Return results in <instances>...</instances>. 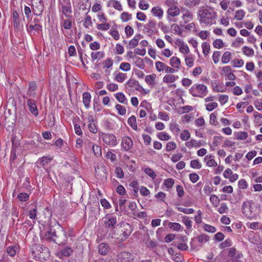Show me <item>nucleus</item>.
Segmentation results:
<instances>
[{"instance_id":"f257e3e1","label":"nucleus","mask_w":262,"mask_h":262,"mask_svg":"<svg viewBox=\"0 0 262 262\" xmlns=\"http://www.w3.org/2000/svg\"><path fill=\"white\" fill-rule=\"evenodd\" d=\"M59 231L56 232L55 230L50 228V232L48 233L52 234L53 236V238H52V242L58 245L65 244L68 240V236L67 235V232L65 229L61 227H59Z\"/></svg>"},{"instance_id":"f03ea898","label":"nucleus","mask_w":262,"mask_h":262,"mask_svg":"<svg viewBox=\"0 0 262 262\" xmlns=\"http://www.w3.org/2000/svg\"><path fill=\"white\" fill-rule=\"evenodd\" d=\"M198 15L200 17L201 23L211 24L215 17L216 13L203 7L199 10Z\"/></svg>"},{"instance_id":"7ed1b4c3","label":"nucleus","mask_w":262,"mask_h":262,"mask_svg":"<svg viewBox=\"0 0 262 262\" xmlns=\"http://www.w3.org/2000/svg\"><path fill=\"white\" fill-rule=\"evenodd\" d=\"M189 92L193 97L203 98L206 95L208 90L207 86L203 84H194Z\"/></svg>"},{"instance_id":"20e7f679","label":"nucleus","mask_w":262,"mask_h":262,"mask_svg":"<svg viewBox=\"0 0 262 262\" xmlns=\"http://www.w3.org/2000/svg\"><path fill=\"white\" fill-rule=\"evenodd\" d=\"M252 201H246L242 205V212L248 219H252L256 216Z\"/></svg>"},{"instance_id":"39448f33","label":"nucleus","mask_w":262,"mask_h":262,"mask_svg":"<svg viewBox=\"0 0 262 262\" xmlns=\"http://www.w3.org/2000/svg\"><path fill=\"white\" fill-rule=\"evenodd\" d=\"M100 137L103 142L108 145L114 146L118 144L116 137L113 134H104L102 133Z\"/></svg>"},{"instance_id":"423d86ee","label":"nucleus","mask_w":262,"mask_h":262,"mask_svg":"<svg viewBox=\"0 0 262 262\" xmlns=\"http://www.w3.org/2000/svg\"><path fill=\"white\" fill-rule=\"evenodd\" d=\"M23 97L27 100V105L29 111L34 116H37L38 115V111L36 106V101L31 98H28L27 96L24 95Z\"/></svg>"},{"instance_id":"0eeeda50","label":"nucleus","mask_w":262,"mask_h":262,"mask_svg":"<svg viewBox=\"0 0 262 262\" xmlns=\"http://www.w3.org/2000/svg\"><path fill=\"white\" fill-rule=\"evenodd\" d=\"M104 221V227L106 230L111 231L115 228L117 223V218L115 216H106Z\"/></svg>"},{"instance_id":"6e6552de","label":"nucleus","mask_w":262,"mask_h":262,"mask_svg":"<svg viewBox=\"0 0 262 262\" xmlns=\"http://www.w3.org/2000/svg\"><path fill=\"white\" fill-rule=\"evenodd\" d=\"M29 115L26 112L20 113L18 118V125L20 127L28 126L29 123Z\"/></svg>"},{"instance_id":"1a4fd4ad","label":"nucleus","mask_w":262,"mask_h":262,"mask_svg":"<svg viewBox=\"0 0 262 262\" xmlns=\"http://www.w3.org/2000/svg\"><path fill=\"white\" fill-rule=\"evenodd\" d=\"M121 146L125 151H128L133 146V141L128 136L123 137L121 141Z\"/></svg>"},{"instance_id":"9d476101","label":"nucleus","mask_w":262,"mask_h":262,"mask_svg":"<svg viewBox=\"0 0 262 262\" xmlns=\"http://www.w3.org/2000/svg\"><path fill=\"white\" fill-rule=\"evenodd\" d=\"M120 262H132L134 259V255L130 252L123 251L118 256Z\"/></svg>"},{"instance_id":"9b49d317","label":"nucleus","mask_w":262,"mask_h":262,"mask_svg":"<svg viewBox=\"0 0 262 262\" xmlns=\"http://www.w3.org/2000/svg\"><path fill=\"white\" fill-rule=\"evenodd\" d=\"M127 84L130 88H135V90L140 92H143L145 94L147 93L145 90L139 84V82L133 79H130L127 82Z\"/></svg>"},{"instance_id":"f8f14e48","label":"nucleus","mask_w":262,"mask_h":262,"mask_svg":"<svg viewBox=\"0 0 262 262\" xmlns=\"http://www.w3.org/2000/svg\"><path fill=\"white\" fill-rule=\"evenodd\" d=\"M12 18L14 29L17 30H19L21 20L20 19L19 15L16 11H14L13 12Z\"/></svg>"},{"instance_id":"ddd939ff","label":"nucleus","mask_w":262,"mask_h":262,"mask_svg":"<svg viewBox=\"0 0 262 262\" xmlns=\"http://www.w3.org/2000/svg\"><path fill=\"white\" fill-rule=\"evenodd\" d=\"M73 253V250L70 247H66L62 248L60 252L57 254V255L59 258H61L60 256L64 257H69L71 256Z\"/></svg>"},{"instance_id":"4468645a","label":"nucleus","mask_w":262,"mask_h":262,"mask_svg":"<svg viewBox=\"0 0 262 262\" xmlns=\"http://www.w3.org/2000/svg\"><path fill=\"white\" fill-rule=\"evenodd\" d=\"M209 239V236L207 234L203 233L197 237H194L192 238V241L195 242L196 240L200 244H201V246H202L205 243L208 242Z\"/></svg>"},{"instance_id":"2eb2a0df","label":"nucleus","mask_w":262,"mask_h":262,"mask_svg":"<svg viewBox=\"0 0 262 262\" xmlns=\"http://www.w3.org/2000/svg\"><path fill=\"white\" fill-rule=\"evenodd\" d=\"M110 246L108 244L101 243L98 246V251L102 255H106L110 251Z\"/></svg>"},{"instance_id":"dca6fc26","label":"nucleus","mask_w":262,"mask_h":262,"mask_svg":"<svg viewBox=\"0 0 262 262\" xmlns=\"http://www.w3.org/2000/svg\"><path fill=\"white\" fill-rule=\"evenodd\" d=\"M44 7L42 0H39L38 4L33 9V13L35 15L40 16L42 13Z\"/></svg>"},{"instance_id":"f3484780","label":"nucleus","mask_w":262,"mask_h":262,"mask_svg":"<svg viewBox=\"0 0 262 262\" xmlns=\"http://www.w3.org/2000/svg\"><path fill=\"white\" fill-rule=\"evenodd\" d=\"M143 36L140 34H136L133 39L129 41L128 43V47L129 48H134L138 45V42L140 39L142 38Z\"/></svg>"},{"instance_id":"a211bd4d","label":"nucleus","mask_w":262,"mask_h":262,"mask_svg":"<svg viewBox=\"0 0 262 262\" xmlns=\"http://www.w3.org/2000/svg\"><path fill=\"white\" fill-rule=\"evenodd\" d=\"M167 13L168 15V19L171 21V20L169 19V16L174 17L178 15L180 13V9L176 6H172L168 9Z\"/></svg>"},{"instance_id":"6ab92c4d","label":"nucleus","mask_w":262,"mask_h":262,"mask_svg":"<svg viewBox=\"0 0 262 262\" xmlns=\"http://www.w3.org/2000/svg\"><path fill=\"white\" fill-rule=\"evenodd\" d=\"M83 103L86 108L90 107L91 95L89 92H84L82 94Z\"/></svg>"},{"instance_id":"aec40b11","label":"nucleus","mask_w":262,"mask_h":262,"mask_svg":"<svg viewBox=\"0 0 262 262\" xmlns=\"http://www.w3.org/2000/svg\"><path fill=\"white\" fill-rule=\"evenodd\" d=\"M52 159L53 158L49 156H43L37 160V163L42 166H45L46 165L49 163Z\"/></svg>"},{"instance_id":"412c9836","label":"nucleus","mask_w":262,"mask_h":262,"mask_svg":"<svg viewBox=\"0 0 262 262\" xmlns=\"http://www.w3.org/2000/svg\"><path fill=\"white\" fill-rule=\"evenodd\" d=\"M43 250L41 251L40 253H37V255H38V258L40 259H47L50 256L49 249L47 247H44Z\"/></svg>"},{"instance_id":"4be33fe9","label":"nucleus","mask_w":262,"mask_h":262,"mask_svg":"<svg viewBox=\"0 0 262 262\" xmlns=\"http://www.w3.org/2000/svg\"><path fill=\"white\" fill-rule=\"evenodd\" d=\"M61 12L66 17L72 18L71 16L72 12L71 6H61Z\"/></svg>"},{"instance_id":"5701e85b","label":"nucleus","mask_w":262,"mask_h":262,"mask_svg":"<svg viewBox=\"0 0 262 262\" xmlns=\"http://www.w3.org/2000/svg\"><path fill=\"white\" fill-rule=\"evenodd\" d=\"M180 59L177 57H172L170 59V64L171 67L176 69H179L180 67Z\"/></svg>"},{"instance_id":"b1692460","label":"nucleus","mask_w":262,"mask_h":262,"mask_svg":"<svg viewBox=\"0 0 262 262\" xmlns=\"http://www.w3.org/2000/svg\"><path fill=\"white\" fill-rule=\"evenodd\" d=\"M115 97L119 102L124 104H126L127 103V99L123 93L119 92L116 93L115 95Z\"/></svg>"},{"instance_id":"393cba45","label":"nucleus","mask_w":262,"mask_h":262,"mask_svg":"<svg viewBox=\"0 0 262 262\" xmlns=\"http://www.w3.org/2000/svg\"><path fill=\"white\" fill-rule=\"evenodd\" d=\"M177 79H178V76L174 75H166L163 77V81L165 83H172L175 81Z\"/></svg>"},{"instance_id":"a878e982","label":"nucleus","mask_w":262,"mask_h":262,"mask_svg":"<svg viewBox=\"0 0 262 262\" xmlns=\"http://www.w3.org/2000/svg\"><path fill=\"white\" fill-rule=\"evenodd\" d=\"M182 222L186 226L187 229L189 230L191 228L192 222L190 220L189 216H183L182 217Z\"/></svg>"},{"instance_id":"bb28decb","label":"nucleus","mask_w":262,"mask_h":262,"mask_svg":"<svg viewBox=\"0 0 262 262\" xmlns=\"http://www.w3.org/2000/svg\"><path fill=\"white\" fill-rule=\"evenodd\" d=\"M168 227L173 231H179L183 230V227L178 223H168Z\"/></svg>"},{"instance_id":"cd10ccee","label":"nucleus","mask_w":262,"mask_h":262,"mask_svg":"<svg viewBox=\"0 0 262 262\" xmlns=\"http://www.w3.org/2000/svg\"><path fill=\"white\" fill-rule=\"evenodd\" d=\"M222 137L220 136L214 137L212 144H209L210 148L212 150L215 149V147L219 145L220 141L222 140Z\"/></svg>"},{"instance_id":"c85d7f7f","label":"nucleus","mask_w":262,"mask_h":262,"mask_svg":"<svg viewBox=\"0 0 262 262\" xmlns=\"http://www.w3.org/2000/svg\"><path fill=\"white\" fill-rule=\"evenodd\" d=\"M61 19H62V26L64 28V29L69 30L71 28L72 21L71 18L63 20L62 16H61Z\"/></svg>"},{"instance_id":"c756f323","label":"nucleus","mask_w":262,"mask_h":262,"mask_svg":"<svg viewBox=\"0 0 262 262\" xmlns=\"http://www.w3.org/2000/svg\"><path fill=\"white\" fill-rule=\"evenodd\" d=\"M151 11L155 16L161 17L163 15L162 9L158 6L152 8Z\"/></svg>"},{"instance_id":"7c9ffc66","label":"nucleus","mask_w":262,"mask_h":262,"mask_svg":"<svg viewBox=\"0 0 262 262\" xmlns=\"http://www.w3.org/2000/svg\"><path fill=\"white\" fill-rule=\"evenodd\" d=\"M128 123L135 130H137L138 127L136 122V118L135 116H132L128 119Z\"/></svg>"},{"instance_id":"2f4dec72","label":"nucleus","mask_w":262,"mask_h":262,"mask_svg":"<svg viewBox=\"0 0 262 262\" xmlns=\"http://www.w3.org/2000/svg\"><path fill=\"white\" fill-rule=\"evenodd\" d=\"M156 75L155 74L147 75L145 77V81L149 85H154L155 83Z\"/></svg>"},{"instance_id":"473e14b6","label":"nucleus","mask_w":262,"mask_h":262,"mask_svg":"<svg viewBox=\"0 0 262 262\" xmlns=\"http://www.w3.org/2000/svg\"><path fill=\"white\" fill-rule=\"evenodd\" d=\"M182 17L185 23H187L192 19L193 15L188 10H186V12L183 14Z\"/></svg>"},{"instance_id":"72a5a7b5","label":"nucleus","mask_w":262,"mask_h":262,"mask_svg":"<svg viewBox=\"0 0 262 262\" xmlns=\"http://www.w3.org/2000/svg\"><path fill=\"white\" fill-rule=\"evenodd\" d=\"M42 27L41 25L38 24H35V25H30L29 28L28 29V32L30 33V31H35V32H39L41 31Z\"/></svg>"},{"instance_id":"f704fd0d","label":"nucleus","mask_w":262,"mask_h":262,"mask_svg":"<svg viewBox=\"0 0 262 262\" xmlns=\"http://www.w3.org/2000/svg\"><path fill=\"white\" fill-rule=\"evenodd\" d=\"M242 51L245 55L248 56H253L254 54V50L247 46H244L243 47Z\"/></svg>"},{"instance_id":"c9c22d12","label":"nucleus","mask_w":262,"mask_h":262,"mask_svg":"<svg viewBox=\"0 0 262 262\" xmlns=\"http://www.w3.org/2000/svg\"><path fill=\"white\" fill-rule=\"evenodd\" d=\"M248 240L251 243H252L254 245H258L260 244V239L259 238H257L256 236H255L252 234L249 235Z\"/></svg>"},{"instance_id":"e433bc0d","label":"nucleus","mask_w":262,"mask_h":262,"mask_svg":"<svg viewBox=\"0 0 262 262\" xmlns=\"http://www.w3.org/2000/svg\"><path fill=\"white\" fill-rule=\"evenodd\" d=\"M231 54L230 52H225L222 57V62L224 63H228L231 59Z\"/></svg>"},{"instance_id":"4c0bfd02","label":"nucleus","mask_w":262,"mask_h":262,"mask_svg":"<svg viewBox=\"0 0 262 262\" xmlns=\"http://www.w3.org/2000/svg\"><path fill=\"white\" fill-rule=\"evenodd\" d=\"M249 228L255 230H262V224H260L259 222H253L250 223V225L249 226Z\"/></svg>"},{"instance_id":"58836bf2","label":"nucleus","mask_w":262,"mask_h":262,"mask_svg":"<svg viewBox=\"0 0 262 262\" xmlns=\"http://www.w3.org/2000/svg\"><path fill=\"white\" fill-rule=\"evenodd\" d=\"M170 129L173 134L176 135H178L180 131L178 124L176 123H170Z\"/></svg>"},{"instance_id":"ea45409f","label":"nucleus","mask_w":262,"mask_h":262,"mask_svg":"<svg viewBox=\"0 0 262 262\" xmlns=\"http://www.w3.org/2000/svg\"><path fill=\"white\" fill-rule=\"evenodd\" d=\"M132 14H129L128 12H123L121 14V19L122 21L126 22L131 19Z\"/></svg>"},{"instance_id":"a19ab883","label":"nucleus","mask_w":262,"mask_h":262,"mask_svg":"<svg viewBox=\"0 0 262 262\" xmlns=\"http://www.w3.org/2000/svg\"><path fill=\"white\" fill-rule=\"evenodd\" d=\"M110 28V25L108 23H103L99 24L97 25V28L102 31H106Z\"/></svg>"},{"instance_id":"79ce46f5","label":"nucleus","mask_w":262,"mask_h":262,"mask_svg":"<svg viewBox=\"0 0 262 262\" xmlns=\"http://www.w3.org/2000/svg\"><path fill=\"white\" fill-rule=\"evenodd\" d=\"M115 173L116 176L119 179H122L124 177V172L122 168L120 167H116L115 169Z\"/></svg>"},{"instance_id":"37998d69","label":"nucleus","mask_w":262,"mask_h":262,"mask_svg":"<svg viewBox=\"0 0 262 262\" xmlns=\"http://www.w3.org/2000/svg\"><path fill=\"white\" fill-rule=\"evenodd\" d=\"M127 78L126 74L119 73L116 76V80L119 82H123Z\"/></svg>"},{"instance_id":"c03bdc74","label":"nucleus","mask_w":262,"mask_h":262,"mask_svg":"<svg viewBox=\"0 0 262 262\" xmlns=\"http://www.w3.org/2000/svg\"><path fill=\"white\" fill-rule=\"evenodd\" d=\"M156 27V21L153 19H150L148 23L144 26L145 29H149L151 30Z\"/></svg>"},{"instance_id":"a18cd8bd","label":"nucleus","mask_w":262,"mask_h":262,"mask_svg":"<svg viewBox=\"0 0 262 262\" xmlns=\"http://www.w3.org/2000/svg\"><path fill=\"white\" fill-rule=\"evenodd\" d=\"M16 247L15 246H9L7 248V253L10 256H14L16 254Z\"/></svg>"},{"instance_id":"49530a36","label":"nucleus","mask_w":262,"mask_h":262,"mask_svg":"<svg viewBox=\"0 0 262 262\" xmlns=\"http://www.w3.org/2000/svg\"><path fill=\"white\" fill-rule=\"evenodd\" d=\"M231 245H232V241L229 238H227L224 242H222L220 244V248L221 249H223L225 248L230 247V246H231Z\"/></svg>"},{"instance_id":"de8ad7c7","label":"nucleus","mask_w":262,"mask_h":262,"mask_svg":"<svg viewBox=\"0 0 262 262\" xmlns=\"http://www.w3.org/2000/svg\"><path fill=\"white\" fill-rule=\"evenodd\" d=\"M17 198L20 201L26 202L29 200V195L25 192H21L18 194Z\"/></svg>"},{"instance_id":"09e8293b","label":"nucleus","mask_w":262,"mask_h":262,"mask_svg":"<svg viewBox=\"0 0 262 262\" xmlns=\"http://www.w3.org/2000/svg\"><path fill=\"white\" fill-rule=\"evenodd\" d=\"M116 108L118 111V114L120 115H124L126 114V110L125 107L120 104H117L115 106Z\"/></svg>"},{"instance_id":"8fccbe9b","label":"nucleus","mask_w":262,"mask_h":262,"mask_svg":"<svg viewBox=\"0 0 262 262\" xmlns=\"http://www.w3.org/2000/svg\"><path fill=\"white\" fill-rule=\"evenodd\" d=\"M213 46L215 48L221 49L224 46V43L222 39H217L213 42Z\"/></svg>"},{"instance_id":"3c124183","label":"nucleus","mask_w":262,"mask_h":262,"mask_svg":"<svg viewBox=\"0 0 262 262\" xmlns=\"http://www.w3.org/2000/svg\"><path fill=\"white\" fill-rule=\"evenodd\" d=\"M145 173L152 179H155L157 175L155 171L150 168L147 167L144 169Z\"/></svg>"},{"instance_id":"603ef678","label":"nucleus","mask_w":262,"mask_h":262,"mask_svg":"<svg viewBox=\"0 0 262 262\" xmlns=\"http://www.w3.org/2000/svg\"><path fill=\"white\" fill-rule=\"evenodd\" d=\"M245 14V12L243 10H239L236 11L234 18L238 20H242Z\"/></svg>"},{"instance_id":"864d4df0","label":"nucleus","mask_w":262,"mask_h":262,"mask_svg":"<svg viewBox=\"0 0 262 262\" xmlns=\"http://www.w3.org/2000/svg\"><path fill=\"white\" fill-rule=\"evenodd\" d=\"M88 127L89 130L93 133H96L98 132L97 127L93 120L89 123Z\"/></svg>"},{"instance_id":"5fc2aeb1","label":"nucleus","mask_w":262,"mask_h":262,"mask_svg":"<svg viewBox=\"0 0 262 262\" xmlns=\"http://www.w3.org/2000/svg\"><path fill=\"white\" fill-rule=\"evenodd\" d=\"M176 144L174 142H168L166 146V150L167 151L169 152L176 148Z\"/></svg>"},{"instance_id":"6e6d98bb","label":"nucleus","mask_w":262,"mask_h":262,"mask_svg":"<svg viewBox=\"0 0 262 262\" xmlns=\"http://www.w3.org/2000/svg\"><path fill=\"white\" fill-rule=\"evenodd\" d=\"M136 65L137 67L140 69H144L145 68V64L143 59L140 57L136 58V61L135 62Z\"/></svg>"},{"instance_id":"4d7b16f0","label":"nucleus","mask_w":262,"mask_h":262,"mask_svg":"<svg viewBox=\"0 0 262 262\" xmlns=\"http://www.w3.org/2000/svg\"><path fill=\"white\" fill-rule=\"evenodd\" d=\"M109 2H112L113 3V6L115 9L120 11L122 10V6L119 1L117 0H111Z\"/></svg>"},{"instance_id":"13d9d810","label":"nucleus","mask_w":262,"mask_h":262,"mask_svg":"<svg viewBox=\"0 0 262 262\" xmlns=\"http://www.w3.org/2000/svg\"><path fill=\"white\" fill-rule=\"evenodd\" d=\"M243 257V254L240 252H237V255L235 256V258H231L227 259L226 262H242L239 259L241 257Z\"/></svg>"},{"instance_id":"bf43d9fd","label":"nucleus","mask_w":262,"mask_h":262,"mask_svg":"<svg viewBox=\"0 0 262 262\" xmlns=\"http://www.w3.org/2000/svg\"><path fill=\"white\" fill-rule=\"evenodd\" d=\"M190 166L193 168L200 169L202 165L198 160H193L190 162Z\"/></svg>"},{"instance_id":"052dcab7","label":"nucleus","mask_w":262,"mask_h":262,"mask_svg":"<svg viewBox=\"0 0 262 262\" xmlns=\"http://www.w3.org/2000/svg\"><path fill=\"white\" fill-rule=\"evenodd\" d=\"M248 137V133L246 132H239L237 133L236 138L237 140L246 139Z\"/></svg>"},{"instance_id":"680f3d73","label":"nucleus","mask_w":262,"mask_h":262,"mask_svg":"<svg viewBox=\"0 0 262 262\" xmlns=\"http://www.w3.org/2000/svg\"><path fill=\"white\" fill-rule=\"evenodd\" d=\"M203 52L205 55L208 54L210 51V45L207 42H204L202 45Z\"/></svg>"},{"instance_id":"e2e57ef3","label":"nucleus","mask_w":262,"mask_h":262,"mask_svg":"<svg viewBox=\"0 0 262 262\" xmlns=\"http://www.w3.org/2000/svg\"><path fill=\"white\" fill-rule=\"evenodd\" d=\"M181 139L183 141L187 140L190 137V134L188 130H184L180 135Z\"/></svg>"},{"instance_id":"0e129e2a","label":"nucleus","mask_w":262,"mask_h":262,"mask_svg":"<svg viewBox=\"0 0 262 262\" xmlns=\"http://www.w3.org/2000/svg\"><path fill=\"white\" fill-rule=\"evenodd\" d=\"M159 139L163 141H167L170 139V137L165 132H161L158 136Z\"/></svg>"},{"instance_id":"69168bd1","label":"nucleus","mask_w":262,"mask_h":262,"mask_svg":"<svg viewBox=\"0 0 262 262\" xmlns=\"http://www.w3.org/2000/svg\"><path fill=\"white\" fill-rule=\"evenodd\" d=\"M174 180L172 178H168L164 181V184L166 188L169 189L171 188L174 184Z\"/></svg>"},{"instance_id":"338daca9","label":"nucleus","mask_w":262,"mask_h":262,"mask_svg":"<svg viewBox=\"0 0 262 262\" xmlns=\"http://www.w3.org/2000/svg\"><path fill=\"white\" fill-rule=\"evenodd\" d=\"M119 69L124 71H128L130 69V65L128 62H122L120 64Z\"/></svg>"},{"instance_id":"774afa93","label":"nucleus","mask_w":262,"mask_h":262,"mask_svg":"<svg viewBox=\"0 0 262 262\" xmlns=\"http://www.w3.org/2000/svg\"><path fill=\"white\" fill-rule=\"evenodd\" d=\"M166 65L163 62L161 61H157L156 62V67L158 71L161 72L163 70H165Z\"/></svg>"}]
</instances>
